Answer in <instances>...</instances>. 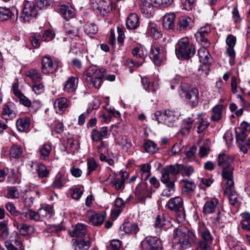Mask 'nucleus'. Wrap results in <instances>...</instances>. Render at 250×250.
I'll return each instance as SVG.
<instances>
[{"label":"nucleus","instance_id":"obj_1","mask_svg":"<svg viewBox=\"0 0 250 250\" xmlns=\"http://www.w3.org/2000/svg\"><path fill=\"white\" fill-rule=\"evenodd\" d=\"M105 70L97 68L94 66L89 67L83 75V78L90 86L99 88L101 84Z\"/></svg>","mask_w":250,"mask_h":250},{"label":"nucleus","instance_id":"obj_2","mask_svg":"<svg viewBox=\"0 0 250 250\" xmlns=\"http://www.w3.org/2000/svg\"><path fill=\"white\" fill-rule=\"evenodd\" d=\"M175 54L180 60L188 59L195 54L193 45L189 43V39L183 38L179 40L175 45Z\"/></svg>","mask_w":250,"mask_h":250},{"label":"nucleus","instance_id":"obj_3","mask_svg":"<svg viewBox=\"0 0 250 250\" xmlns=\"http://www.w3.org/2000/svg\"><path fill=\"white\" fill-rule=\"evenodd\" d=\"M198 231L201 238L198 243L199 248L201 250H212L213 238L204 223L199 224Z\"/></svg>","mask_w":250,"mask_h":250},{"label":"nucleus","instance_id":"obj_4","mask_svg":"<svg viewBox=\"0 0 250 250\" xmlns=\"http://www.w3.org/2000/svg\"><path fill=\"white\" fill-rule=\"evenodd\" d=\"M180 95L186 99L192 106H196L199 100V93L197 88L190 86L186 83H182L180 86Z\"/></svg>","mask_w":250,"mask_h":250},{"label":"nucleus","instance_id":"obj_5","mask_svg":"<svg viewBox=\"0 0 250 250\" xmlns=\"http://www.w3.org/2000/svg\"><path fill=\"white\" fill-rule=\"evenodd\" d=\"M155 116L159 123H163L169 127H173L175 125L180 116V113L175 110L167 109L163 113L157 111L155 113Z\"/></svg>","mask_w":250,"mask_h":250},{"label":"nucleus","instance_id":"obj_6","mask_svg":"<svg viewBox=\"0 0 250 250\" xmlns=\"http://www.w3.org/2000/svg\"><path fill=\"white\" fill-rule=\"evenodd\" d=\"M37 7L33 1H26L20 17V20L23 22L29 21L36 17L38 14Z\"/></svg>","mask_w":250,"mask_h":250},{"label":"nucleus","instance_id":"obj_7","mask_svg":"<svg viewBox=\"0 0 250 250\" xmlns=\"http://www.w3.org/2000/svg\"><path fill=\"white\" fill-rule=\"evenodd\" d=\"M188 229L185 228L179 227L175 231V239L177 240L183 248H188L190 246L189 234Z\"/></svg>","mask_w":250,"mask_h":250},{"label":"nucleus","instance_id":"obj_8","mask_svg":"<svg viewBox=\"0 0 250 250\" xmlns=\"http://www.w3.org/2000/svg\"><path fill=\"white\" fill-rule=\"evenodd\" d=\"M114 3L110 0H100L98 2L93 3L92 8L97 13L102 15H107L113 9Z\"/></svg>","mask_w":250,"mask_h":250},{"label":"nucleus","instance_id":"obj_9","mask_svg":"<svg viewBox=\"0 0 250 250\" xmlns=\"http://www.w3.org/2000/svg\"><path fill=\"white\" fill-rule=\"evenodd\" d=\"M42 73L47 74L53 73L58 68V62L49 56H44L42 58Z\"/></svg>","mask_w":250,"mask_h":250},{"label":"nucleus","instance_id":"obj_10","mask_svg":"<svg viewBox=\"0 0 250 250\" xmlns=\"http://www.w3.org/2000/svg\"><path fill=\"white\" fill-rule=\"evenodd\" d=\"M164 48L160 44L154 43L151 45L150 55L154 63L160 65L166 56Z\"/></svg>","mask_w":250,"mask_h":250},{"label":"nucleus","instance_id":"obj_11","mask_svg":"<svg viewBox=\"0 0 250 250\" xmlns=\"http://www.w3.org/2000/svg\"><path fill=\"white\" fill-rule=\"evenodd\" d=\"M143 250H161L162 249L161 241L157 237H146L141 243Z\"/></svg>","mask_w":250,"mask_h":250},{"label":"nucleus","instance_id":"obj_12","mask_svg":"<svg viewBox=\"0 0 250 250\" xmlns=\"http://www.w3.org/2000/svg\"><path fill=\"white\" fill-rule=\"evenodd\" d=\"M18 18V12L15 7L10 8L0 7V21H5L10 20L12 22L17 21Z\"/></svg>","mask_w":250,"mask_h":250},{"label":"nucleus","instance_id":"obj_13","mask_svg":"<svg viewBox=\"0 0 250 250\" xmlns=\"http://www.w3.org/2000/svg\"><path fill=\"white\" fill-rule=\"evenodd\" d=\"M166 207L171 211L180 212L181 215L185 217L183 201L180 197L177 196L170 199L167 203Z\"/></svg>","mask_w":250,"mask_h":250},{"label":"nucleus","instance_id":"obj_14","mask_svg":"<svg viewBox=\"0 0 250 250\" xmlns=\"http://www.w3.org/2000/svg\"><path fill=\"white\" fill-rule=\"evenodd\" d=\"M129 176V173L126 171L121 172V177H118L117 175L113 174L108 177L107 180L112 186L115 187L116 190H123L125 188V182Z\"/></svg>","mask_w":250,"mask_h":250},{"label":"nucleus","instance_id":"obj_15","mask_svg":"<svg viewBox=\"0 0 250 250\" xmlns=\"http://www.w3.org/2000/svg\"><path fill=\"white\" fill-rule=\"evenodd\" d=\"M234 167L233 165L222 167L221 175L223 181L225 182V186L234 185L233 171Z\"/></svg>","mask_w":250,"mask_h":250},{"label":"nucleus","instance_id":"obj_16","mask_svg":"<svg viewBox=\"0 0 250 250\" xmlns=\"http://www.w3.org/2000/svg\"><path fill=\"white\" fill-rule=\"evenodd\" d=\"M16 108L12 102L5 104L2 110L1 117L7 120L14 118L16 116Z\"/></svg>","mask_w":250,"mask_h":250},{"label":"nucleus","instance_id":"obj_17","mask_svg":"<svg viewBox=\"0 0 250 250\" xmlns=\"http://www.w3.org/2000/svg\"><path fill=\"white\" fill-rule=\"evenodd\" d=\"M181 164H176L173 165H169L166 166L162 169V174H163V180L165 181L168 179V176L170 177V174L176 175L181 173Z\"/></svg>","mask_w":250,"mask_h":250},{"label":"nucleus","instance_id":"obj_18","mask_svg":"<svg viewBox=\"0 0 250 250\" xmlns=\"http://www.w3.org/2000/svg\"><path fill=\"white\" fill-rule=\"evenodd\" d=\"M135 194L141 201L145 200L147 197H151V192L145 183H141L138 185L135 190Z\"/></svg>","mask_w":250,"mask_h":250},{"label":"nucleus","instance_id":"obj_19","mask_svg":"<svg viewBox=\"0 0 250 250\" xmlns=\"http://www.w3.org/2000/svg\"><path fill=\"white\" fill-rule=\"evenodd\" d=\"M234 157L225 152L220 153L216 159L218 167H222L232 165L234 162Z\"/></svg>","mask_w":250,"mask_h":250},{"label":"nucleus","instance_id":"obj_20","mask_svg":"<svg viewBox=\"0 0 250 250\" xmlns=\"http://www.w3.org/2000/svg\"><path fill=\"white\" fill-rule=\"evenodd\" d=\"M78 79L77 77H69L65 82L63 90L68 93H74L78 86Z\"/></svg>","mask_w":250,"mask_h":250},{"label":"nucleus","instance_id":"obj_21","mask_svg":"<svg viewBox=\"0 0 250 250\" xmlns=\"http://www.w3.org/2000/svg\"><path fill=\"white\" fill-rule=\"evenodd\" d=\"M69 106H70V102L64 97L57 99L54 103L56 112L61 114L63 113Z\"/></svg>","mask_w":250,"mask_h":250},{"label":"nucleus","instance_id":"obj_22","mask_svg":"<svg viewBox=\"0 0 250 250\" xmlns=\"http://www.w3.org/2000/svg\"><path fill=\"white\" fill-rule=\"evenodd\" d=\"M91 241L88 236L84 239H73V247L74 250H87L90 247Z\"/></svg>","mask_w":250,"mask_h":250},{"label":"nucleus","instance_id":"obj_23","mask_svg":"<svg viewBox=\"0 0 250 250\" xmlns=\"http://www.w3.org/2000/svg\"><path fill=\"white\" fill-rule=\"evenodd\" d=\"M219 202L217 198H212L207 201L204 205L203 212L204 214H212L216 211Z\"/></svg>","mask_w":250,"mask_h":250},{"label":"nucleus","instance_id":"obj_24","mask_svg":"<svg viewBox=\"0 0 250 250\" xmlns=\"http://www.w3.org/2000/svg\"><path fill=\"white\" fill-rule=\"evenodd\" d=\"M69 233L72 237H76L80 239L85 238L87 235L86 226L82 223H78L74 230Z\"/></svg>","mask_w":250,"mask_h":250},{"label":"nucleus","instance_id":"obj_25","mask_svg":"<svg viewBox=\"0 0 250 250\" xmlns=\"http://www.w3.org/2000/svg\"><path fill=\"white\" fill-rule=\"evenodd\" d=\"M224 193L227 195L229 200L230 203L234 205L237 201V195L235 191L234 185L225 186Z\"/></svg>","mask_w":250,"mask_h":250},{"label":"nucleus","instance_id":"obj_26","mask_svg":"<svg viewBox=\"0 0 250 250\" xmlns=\"http://www.w3.org/2000/svg\"><path fill=\"white\" fill-rule=\"evenodd\" d=\"M175 15L173 13L166 14L163 17V24L167 29H173L175 27Z\"/></svg>","mask_w":250,"mask_h":250},{"label":"nucleus","instance_id":"obj_27","mask_svg":"<svg viewBox=\"0 0 250 250\" xmlns=\"http://www.w3.org/2000/svg\"><path fill=\"white\" fill-rule=\"evenodd\" d=\"M170 218L167 213H162L158 215L155 220L156 228H162L170 224Z\"/></svg>","mask_w":250,"mask_h":250},{"label":"nucleus","instance_id":"obj_28","mask_svg":"<svg viewBox=\"0 0 250 250\" xmlns=\"http://www.w3.org/2000/svg\"><path fill=\"white\" fill-rule=\"evenodd\" d=\"M51 145L49 143H45L41 146L38 151L40 158L43 160H47L51 153Z\"/></svg>","mask_w":250,"mask_h":250},{"label":"nucleus","instance_id":"obj_29","mask_svg":"<svg viewBox=\"0 0 250 250\" xmlns=\"http://www.w3.org/2000/svg\"><path fill=\"white\" fill-rule=\"evenodd\" d=\"M66 182L67 180L65 174L58 173L55 176L54 180L51 184V187L55 189H61L64 187Z\"/></svg>","mask_w":250,"mask_h":250},{"label":"nucleus","instance_id":"obj_30","mask_svg":"<svg viewBox=\"0 0 250 250\" xmlns=\"http://www.w3.org/2000/svg\"><path fill=\"white\" fill-rule=\"evenodd\" d=\"M105 219V215L103 213L90 212L88 214V220L90 223L95 226L101 225Z\"/></svg>","mask_w":250,"mask_h":250},{"label":"nucleus","instance_id":"obj_31","mask_svg":"<svg viewBox=\"0 0 250 250\" xmlns=\"http://www.w3.org/2000/svg\"><path fill=\"white\" fill-rule=\"evenodd\" d=\"M191 19L187 16L181 17L177 23V29L179 31L191 29Z\"/></svg>","mask_w":250,"mask_h":250},{"label":"nucleus","instance_id":"obj_32","mask_svg":"<svg viewBox=\"0 0 250 250\" xmlns=\"http://www.w3.org/2000/svg\"><path fill=\"white\" fill-rule=\"evenodd\" d=\"M199 61L204 64H208L211 62V56L206 47H201L198 50Z\"/></svg>","mask_w":250,"mask_h":250},{"label":"nucleus","instance_id":"obj_33","mask_svg":"<svg viewBox=\"0 0 250 250\" xmlns=\"http://www.w3.org/2000/svg\"><path fill=\"white\" fill-rule=\"evenodd\" d=\"M139 25V21L138 15L132 13L129 15L126 21V26L128 29H135Z\"/></svg>","mask_w":250,"mask_h":250},{"label":"nucleus","instance_id":"obj_34","mask_svg":"<svg viewBox=\"0 0 250 250\" xmlns=\"http://www.w3.org/2000/svg\"><path fill=\"white\" fill-rule=\"evenodd\" d=\"M60 12L61 15L67 20L72 18L75 15V10L72 7L62 5L60 7Z\"/></svg>","mask_w":250,"mask_h":250},{"label":"nucleus","instance_id":"obj_35","mask_svg":"<svg viewBox=\"0 0 250 250\" xmlns=\"http://www.w3.org/2000/svg\"><path fill=\"white\" fill-rule=\"evenodd\" d=\"M204 115V113L203 112L198 113L197 115L198 120L195 125L197 127V131L198 133L202 132L209 125V123L203 118Z\"/></svg>","mask_w":250,"mask_h":250},{"label":"nucleus","instance_id":"obj_36","mask_svg":"<svg viewBox=\"0 0 250 250\" xmlns=\"http://www.w3.org/2000/svg\"><path fill=\"white\" fill-rule=\"evenodd\" d=\"M65 29L66 34L70 38H73L76 37H79V28L75 24L67 23L65 25Z\"/></svg>","mask_w":250,"mask_h":250},{"label":"nucleus","instance_id":"obj_37","mask_svg":"<svg viewBox=\"0 0 250 250\" xmlns=\"http://www.w3.org/2000/svg\"><path fill=\"white\" fill-rule=\"evenodd\" d=\"M41 220L44 218H50L54 214V211L51 206L45 205L38 210Z\"/></svg>","mask_w":250,"mask_h":250},{"label":"nucleus","instance_id":"obj_38","mask_svg":"<svg viewBox=\"0 0 250 250\" xmlns=\"http://www.w3.org/2000/svg\"><path fill=\"white\" fill-rule=\"evenodd\" d=\"M223 108L222 104H217L212 108V114L210 117L212 121L216 122L222 119Z\"/></svg>","mask_w":250,"mask_h":250},{"label":"nucleus","instance_id":"obj_39","mask_svg":"<svg viewBox=\"0 0 250 250\" xmlns=\"http://www.w3.org/2000/svg\"><path fill=\"white\" fill-rule=\"evenodd\" d=\"M25 74L27 77L31 80L34 83H39L42 79L41 73L35 69L27 71Z\"/></svg>","mask_w":250,"mask_h":250},{"label":"nucleus","instance_id":"obj_40","mask_svg":"<svg viewBox=\"0 0 250 250\" xmlns=\"http://www.w3.org/2000/svg\"><path fill=\"white\" fill-rule=\"evenodd\" d=\"M121 229L125 233L136 234L139 231V227L136 224L125 222L121 227Z\"/></svg>","mask_w":250,"mask_h":250},{"label":"nucleus","instance_id":"obj_41","mask_svg":"<svg viewBox=\"0 0 250 250\" xmlns=\"http://www.w3.org/2000/svg\"><path fill=\"white\" fill-rule=\"evenodd\" d=\"M17 129L21 132L28 129L30 125V120L28 118H22L18 119L16 122Z\"/></svg>","mask_w":250,"mask_h":250},{"label":"nucleus","instance_id":"obj_42","mask_svg":"<svg viewBox=\"0 0 250 250\" xmlns=\"http://www.w3.org/2000/svg\"><path fill=\"white\" fill-rule=\"evenodd\" d=\"M193 120L191 118H187L183 120L182 128L180 132L183 135H188L192 126Z\"/></svg>","mask_w":250,"mask_h":250},{"label":"nucleus","instance_id":"obj_43","mask_svg":"<svg viewBox=\"0 0 250 250\" xmlns=\"http://www.w3.org/2000/svg\"><path fill=\"white\" fill-rule=\"evenodd\" d=\"M151 165L146 163L140 165V173L143 180H146L151 175Z\"/></svg>","mask_w":250,"mask_h":250},{"label":"nucleus","instance_id":"obj_44","mask_svg":"<svg viewBox=\"0 0 250 250\" xmlns=\"http://www.w3.org/2000/svg\"><path fill=\"white\" fill-rule=\"evenodd\" d=\"M140 7L142 13L147 16L151 14L153 9L152 3L146 0H141Z\"/></svg>","mask_w":250,"mask_h":250},{"label":"nucleus","instance_id":"obj_45","mask_svg":"<svg viewBox=\"0 0 250 250\" xmlns=\"http://www.w3.org/2000/svg\"><path fill=\"white\" fill-rule=\"evenodd\" d=\"M180 183L182 185L184 191L186 192L193 191L196 188L194 182L188 179H183L180 181Z\"/></svg>","mask_w":250,"mask_h":250},{"label":"nucleus","instance_id":"obj_46","mask_svg":"<svg viewBox=\"0 0 250 250\" xmlns=\"http://www.w3.org/2000/svg\"><path fill=\"white\" fill-rule=\"evenodd\" d=\"M22 150L20 146L13 145L10 150V159L20 158L22 156Z\"/></svg>","mask_w":250,"mask_h":250},{"label":"nucleus","instance_id":"obj_47","mask_svg":"<svg viewBox=\"0 0 250 250\" xmlns=\"http://www.w3.org/2000/svg\"><path fill=\"white\" fill-rule=\"evenodd\" d=\"M144 147L146 152L148 153H154L158 150L157 144L149 140L145 142Z\"/></svg>","mask_w":250,"mask_h":250},{"label":"nucleus","instance_id":"obj_48","mask_svg":"<svg viewBox=\"0 0 250 250\" xmlns=\"http://www.w3.org/2000/svg\"><path fill=\"white\" fill-rule=\"evenodd\" d=\"M194 172V168L192 166L181 164V173L183 176L189 177Z\"/></svg>","mask_w":250,"mask_h":250},{"label":"nucleus","instance_id":"obj_49","mask_svg":"<svg viewBox=\"0 0 250 250\" xmlns=\"http://www.w3.org/2000/svg\"><path fill=\"white\" fill-rule=\"evenodd\" d=\"M34 228L33 226L25 224H22L20 228V234L22 236H26L34 232Z\"/></svg>","mask_w":250,"mask_h":250},{"label":"nucleus","instance_id":"obj_50","mask_svg":"<svg viewBox=\"0 0 250 250\" xmlns=\"http://www.w3.org/2000/svg\"><path fill=\"white\" fill-rule=\"evenodd\" d=\"M84 32L87 35H93L98 31L97 26L93 23H87L84 26Z\"/></svg>","mask_w":250,"mask_h":250},{"label":"nucleus","instance_id":"obj_51","mask_svg":"<svg viewBox=\"0 0 250 250\" xmlns=\"http://www.w3.org/2000/svg\"><path fill=\"white\" fill-rule=\"evenodd\" d=\"M148 30L150 35L155 39H159L161 37V34L158 31L156 25L150 23L148 26Z\"/></svg>","mask_w":250,"mask_h":250},{"label":"nucleus","instance_id":"obj_52","mask_svg":"<svg viewBox=\"0 0 250 250\" xmlns=\"http://www.w3.org/2000/svg\"><path fill=\"white\" fill-rule=\"evenodd\" d=\"M236 140L239 145H241L245 141L246 137L248 136V132L245 130H241L236 131Z\"/></svg>","mask_w":250,"mask_h":250},{"label":"nucleus","instance_id":"obj_53","mask_svg":"<svg viewBox=\"0 0 250 250\" xmlns=\"http://www.w3.org/2000/svg\"><path fill=\"white\" fill-rule=\"evenodd\" d=\"M19 197V192L17 187H11L8 188L7 197L9 199H17Z\"/></svg>","mask_w":250,"mask_h":250},{"label":"nucleus","instance_id":"obj_54","mask_svg":"<svg viewBox=\"0 0 250 250\" xmlns=\"http://www.w3.org/2000/svg\"><path fill=\"white\" fill-rule=\"evenodd\" d=\"M5 207L11 215L14 216H18L20 215V211L17 209L15 205L13 203H7L5 205Z\"/></svg>","mask_w":250,"mask_h":250},{"label":"nucleus","instance_id":"obj_55","mask_svg":"<svg viewBox=\"0 0 250 250\" xmlns=\"http://www.w3.org/2000/svg\"><path fill=\"white\" fill-rule=\"evenodd\" d=\"M161 182L165 184L167 188L168 192H173L175 190V184H174V180H171L170 177L168 176V179L167 180L164 181L163 180V174H162V177L161 179Z\"/></svg>","mask_w":250,"mask_h":250},{"label":"nucleus","instance_id":"obj_56","mask_svg":"<svg viewBox=\"0 0 250 250\" xmlns=\"http://www.w3.org/2000/svg\"><path fill=\"white\" fill-rule=\"evenodd\" d=\"M37 170L40 177L43 178L48 176L49 171L47 169L46 167L42 164L38 165Z\"/></svg>","mask_w":250,"mask_h":250},{"label":"nucleus","instance_id":"obj_57","mask_svg":"<svg viewBox=\"0 0 250 250\" xmlns=\"http://www.w3.org/2000/svg\"><path fill=\"white\" fill-rule=\"evenodd\" d=\"M52 2V0H37L35 5L37 8L43 9L50 6Z\"/></svg>","mask_w":250,"mask_h":250},{"label":"nucleus","instance_id":"obj_58","mask_svg":"<svg viewBox=\"0 0 250 250\" xmlns=\"http://www.w3.org/2000/svg\"><path fill=\"white\" fill-rule=\"evenodd\" d=\"M195 37L196 41L203 46V47H207L209 45V41L206 38V36H202L201 35V34H195Z\"/></svg>","mask_w":250,"mask_h":250},{"label":"nucleus","instance_id":"obj_59","mask_svg":"<svg viewBox=\"0 0 250 250\" xmlns=\"http://www.w3.org/2000/svg\"><path fill=\"white\" fill-rule=\"evenodd\" d=\"M68 144L69 145V150L70 153L74 154L78 151L79 148V143L77 140H69Z\"/></svg>","mask_w":250,"mask_h":250},{"label":"nucleus","instance_id":"obj_60","mask_svg":"<svg viewBox=\"0 0 250 250\" xmlns=\"http://www.w3.org/2000/svg\"><path fill=\"white\" fill-rule=\"evenodd\" d=\"M97 167V164L93 158H90L87 160V168L88 171L87 175H90L91 172L95 170Z\"/></svg>","mask_w":250,"mask_h":250},{"label":"nucleus","instance_id":"obj_61","mask_svg":"<svg viewBox=\"0 0 250 250\" xmlns=\"http://www.w3.org/2000/svg\"><path fill=\"white\" fill-rule=\"evenodd\" d=\"M55 34L53 31L47 30L42 35L41 40L42 42H48L52 40L55 38Z\"/></svg>","mask_w":250,"mask_h":250},{"label":"nucleus","instance_id":"obj_62","mask_svg":"<svg viewBox=\"0 0 250 250\" xmlns=\"http://www.w3.org/2000/svg\"><path fill=\"white\" fill-rule=\"evenodd\" d=\"M32 90L37 95L43 93L44 91V85L42 83H33Z\"/></svg>","mask_w":250,"mask_h":250},{"label":"nucleus","instance_id":"obj_63","mask_svg":"<svg viewBox=\"0 0 250 250\" xmlns=\"http://www.w3.org/2000/svg\"><path fill=\"white\" fill-rule=\"evenodd\" d=\"M41 38V35L39 33H35L33 35L31 36L30 37V41L32 46L35 48H37L40 46V39Z\"/></svg>","mask_w":250,"mask_h":250},{"label":"nucleus","instance_id":"obj_64","mask_svg":"<svg viewBox=\"0 0 250 250\" xmlns=\"http://www.w3.org/2000/svg\"><path fill=\"white\" fill-rule=\"evenodd\" d=\"M19 99L21 104L26 107H30L31 105V101L22 93L17 96Z\"/></svg>","mask_w":250,"mask_h":250}]
</instances>
